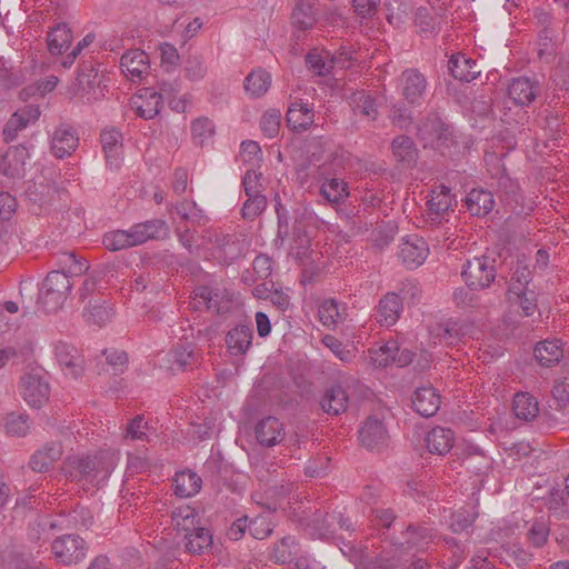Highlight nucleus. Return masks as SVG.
<instances>
[{
	"label": "nucleus",
	"mask_w": 569,
	"mask_h": 569,
	"mask_svg": "<svg viewBox=\"0 0 569 569\" xmlns=\"http://www.w3.org/2000/svg\"><path fill=\"white\" fill-rule=\"evenodd\" d=\"M169 234L168 223L162 219L136 223L127 230H114L104 234L103 246L110 251H119L140 246L149 240L163 239Z\"/></svg>",
	"instance_id": "1"
},
{
	"label": "nucleus",
	"mask_w": 569,
	"mask_h": 569,
	"mask_svg": "<svg viewBox=\"0 0 569 569\" xmlns=\"http://www.w3.org/2000/svg\"><path fill=\"white\" fill-rule=\"evenodd\" d=\"M116 465L117 461L114 455L109 451H104L93 457H68L63 462L62 470L66 476L76 480L83 478L94 479L100 473L102 475V478H107L116 468Z\"/></svg>",
	"instance_id": "2"
},
{
	"label": "nucleus",
	"mask_w": 569,
	"mask_h": 569,
	"mask_svg": "<svg viewBox=\"0 0 569 569\" xmlns=\"http://www.w3.org/2000/svg\"><path fill=\"white\" fill-rule=\"evenodd\" d=\"M72 288L69 276L62 271H51L47 276L40 291V302L48 312L60 309Z\"/></svg>",
	"instance_id": "3"
},
{
	"label": "nucleus",
	"mask_w": 569,
	"mask_h": 569,
	"mask_svg": "<svg viewBox=\"0 0 569 569\" xmlns=\"http://www.w3.org/2000/svg\"><path fill=\"white\" fill-rule=\"evenodd\" d=\"M87 543L78 535H62L51 542L53 558L64 566L81 562L87 557Z\"/></svg>",
	"instance_id": "4"
},
{
	"label": "nucleus",
	"mask_w": 569,
	"mask_h": 569,
	"mask_svg": "<svg viewBox=\"0 0 569 569\" xmlns=\"http://www.w3.org/2000/svg\"><path fill=\"white\" fill-rule=\"evenodd\" d=\"M412 356L408 349L400 350L396 340H388L385 345L368 350L369 362L375 368H385L391 363L403 367L412 361Z\"/></svg>",
	"instance_id": "5"
},
{
	"label": "nucleus",
	"mask_w": 569,
	"mask_h": 569,
	"mask_svg": "<svg viewBox=\"0 0 569 569\" xmlns=\"http://www.w3.org/2000/svg\"><path fill=\"white\" fill-rule=\"evenodd\" d=\"M470 289H483L496 278L493 263L487 257H475L469 260L461 272Z\"/></svg>",
	"instance_id": "6"
},
{
	"label": "nucleus",
	"mask_w": 569,
	"mask_h": 569,
	"mask_svg": "<svg viewBox=\"0 0 569 569\" xmlns=\"http://www.w3.org/2000/svg\"><path fill=\"white\" fill-rule=\"evenodd\" d=\"M202 239L203 243L211 244L212 254L223 263H230L240 253L239 242L231 234L208 229L204 231Z\"/></svg>",
	"instance_id": "7"
},
{
	"label": "nucleus",
	"mask_w": 569,
	"mask_h": 569,
	"mask_svg": "<svg viewBox=\"0 0 569 569\" xmlns=\"http://www.w3.org/2000/svg\"><path fill=\"white\" fill-rule=\"evenodd\" d=\"M398 256L408 269L420 267L429 256V246L419 236L412 234L402 239Z\"/></svg>",
	"instance_id": "8"
},
{
	"label": "nucleus",
	"mask_w": 569,
	"mask_h": 569,
	"mask_svg": "<svg viewBox=\"0 0 569 569\" xmlns=\"http://www.w3.org/2000/svg\"><path fill=\"white\" fill-rule=\"evenodd\" d=\"M21 393L27 403L39 408L47 402L50 393L48 381L38 373H27L20 383Z\"/></svg>",
	"instance_id": "9"
},
{
	"label": "nucleus",
	"mask_w": 569,
	"mask_h": 569,
	"mask_svg": "<svg viewBox=\"0 0 569 569\" xmlns=\"http://www.w3.org/2000/svg\"><path fill=\"white\" fill-rule=\"evenodd\" d=\"M400 89L408 103L420 104L426 94L427 80L418 70L408 69L401 74Z\"/></svg>",
	"instance_id": "10"
},
{
	"label": "nucleus",
	"mask_w": 569,
	"mask_h": 569,
	"mask_svg": "<svg viewBox=\"0 0 569 569\" xmlns=\"http://www.w3.org/2000/svg\"><path fill=\"white\" fill-rule=\"evenodd\" d=\"M56 359L64 376L78 378L83 372V360L78 350L63 341H59L53 347Z\"/></svg>",
	"instance_id": "11"
},
{
	"label": "nucleus",
	"mask_w": 569,
	"mask_h": 569,
	"mask_svg": "<svg viewBox=\"0 0 569 569\" xmlns=\"http://www.w3.org/2000/svg\"><path fill=\"white\" fill-rule=\"evenodd\" d=\"M120 66L127 78L140 81L149 73V56L140 49L129 50L122 54Z\"/></svg>",
	"instance_id": "12"
},
{
	"label": "nucleus",
	"mask_w": 569,
	"mask_h": 569,
	"mask_svg": "<svg viewBox=\"0 0 569 569\" xmlns=\"http://www.w3.org/2000/svg\"><path fill=\"white\" fill-rule=\"evenodd\" d=\"M164 101V93L150 88H144L131 100V107L136 113L143 119L156 117Z\"/></svg>",
	"instance_id": "13"
},
{
	"label": "nucleus",
	"mask_w": 569,
	"mask_h": 569,
	"mask_svg": "<svg viewBox=\"0 0 569 569\" xmlns=\"http://www.w3.org/2000/svg\"><path fill=\"white\" fill-rule=\"evenodd\" d=\"M24 192L28 200L31 202V211L34 214H41L52 206L57 191L49 183L33 181L28 183Z\"/></svg>",
	"instance_id": "14"
},
{
	"label": "nucleus",
	"mask_w": 569,
	"mask_h": 569,
	"mask_svg": "<svg viewBox=\"0 0 569 569\" xmlns=\"http://www.w3.org/2000/svg\"><path fill=\"white\" fill-rule=\"evenodd\" d=\"M27 158V148L22 146L9 148L0 160V173L12 180L21 178Z\"/></svg>",
	"instance_id": "15"
},
{
	"label": "nucleus",
	"mask_w": 569,
	"mask_h": 569,
	"mask_svg": "<svg viewBox=\"0 0 569 569\" xmlns=\"http://www.w3.org/2000/svg\"><path fill=\"white\" fill-rule=\"evenodd\" d=\"M359 439L368 449H380L388 439V432L382 421L377 418H368L359 430Z\"/></svg>",
	"instance_id": "16"
},
{
	"label": "nucleus",
	"mask_w": 569,
	"mask_h": 569,
	"mask_svg": "<svg viewBox=\"0 0 569 569\" xmlns=\"http://www.w3.org/2000/svg\"><path fill=\"white\" fill-rule=\"evenodd\" d=\"M254 433L261 446L273 447L283 439L284 428L279 419L266 417L256 425Z\"/></svg>",
	"instance_id": "17"
},
{
	"label": "nucleus",
	"mask_w": 569,
	"mask_h": 569,
	"mask_svg": "<svg viewBox=\"0 0 569 569\" xmlns=\"http://www.w3.org/2000/svg\"><path fill=\"white\" fill-rule=\"evenodd\" d=\"M107 164L110 168H118L122 159V134L114 128L104 129L100 136Z\"/></svg>",
	"instance_id": "18"
},
{
	"label": "nucleus",
	"mask_w": 569,
	"mask_h": 569,
	"mask_svg": "<svg viewBox=\"0 0 569 569\" xmlns=\"http://www.w3.org/2000/svg\"><path fill=\"white\" fill-rule=\"evenodd\" d=\"M440 402V395L432 387H420L412 396L413 409L422 417L436 415Z\"/></svg>",
	"instance_id": "19"
},
{
	"label": "nucleus",
	"mask_w": 569,
	"mask_h": 569,
	"mask_svg": "<svg viewBox=\"0 0 569 569\" xmlns=\"http://www.w3.org/2000/svg\"><path fill=\"white\" fill-rule=\"evenodd\" d=\"M402 300L396 292L387 293L379 302L377 321L385 327L393 326L402 312Z\"/></svg>",
	"instance_id": "20"
},
{
	"label": "nucleus",
	"mask_w": 569,
	"mask_h": 569,
	"mask_svg": "<svg viewBox=\"0 0 569 569\" xmlns=\"http://www.w3.org/2000/svg\"><path fill=\"white\" fill-rule=\"evenodd\" d=\"M62 452L59 442L47 443L31 456L29 466L36 472H47L61 458Z\"/></svg>",
	"instance_id": "21"
},
{
	"label": "nucleus",
	"mask_w": 569,
	"mask_h": 569,
	"mask_svg": "<svg viewBox=\"0 0 569 569\" xmlns=\"http://www.w3.org/2000/svg\"><path fill=\"white\" fill-rule=\"evenodd\" d=\"M79 144V138L74 130L69 127H59L51 138V148L56 157L63 158L71 154Z\"/></svg>",
	"instance_id": "22"
},
{
	"label": "nucleus",
	"mask_w": 569,
	"mask_h": 569,
	"mask_svg": "<svg viewBox=\"0 0 569 569\" xmlns=\"http://www.w3.org/2000/svg\"><path fill=\"white\" fill-rule=\"evenodd\" d=\"M538 84L527 77L516 78L508 86L509 98L518 106H528L537 97Z\"/></svg>",
	"instance_id": "23"
},
{
	"label": "nucleus",
	"mask_w": 569,
	"mask_h": 569,
	"mask_svg": "<svg viewBox=\"0 0 569 569\" xmlns=\"http://www.w3.org/2000/svg\"><path fill=\"white\" fill-rule=\"evenodd\" d=\"M39 116V109L33 106H28L19 110L18 112L13 113L3 129L6 140L12 141L13 139H16L18 132L24 129L28 124L38 120Z\"/></svg>",
	"instance_id": "24"
},
{
	"label": "nucleus",
	"mask_w": 569,
	"mask_h": 569,
	"mask_svg": "<svg viewBox=\"0 0 569 569\" xmlns=\"http://www.w3.org/2000/svg\"><path fill=\"white\" fill-rule=\"evenodd\" d=\"M171 522L173 528L177 531L183 532L186 538L187 533H191L200 526V517L194 508L181 505L172 510Z\"/></svg>",
	"instance_id": "25"
},
{
	"label": "nucleus",
	"mask_w": 569,
	"mask_h": 569,
	"mask_svg": "<svg viewBox=\"0 0 569 569\" xmlns=\"http://www.w3.org/2000/svg\"><path fill=\"white\" fill-rule=\"evenodd\" d=\"M100 82L99 73L93 67H83L77 77V93L82 97L87 96L88 100L98 99L102 93Z\"/></svg>",
	"instance_id": "26"
},
{
	"label": "nucleus",
	"mask_w": 569,
	"mask_h": 569,
	"mask_svg": "<svg viewBox=\"0 0 569 569\" xmlns=\"http://www.w3.org/2000/svg\"><path fill=\"white\" fill-rule=\"evenodd\" d=\"M173 492L181 498H189L197 495L202 487V479L197 472L182 470L176 472L172 481Z\"/></svg>",
	"instance_id": "27"
},
{
	"label": "nucleus",
	"mask_w": 569,
	"mask_h": 569,
	"mask_svg": "<svg viewBox=\"0 0 569 569\" xmlns=\"http://www.w3.org/2000/svg\"><path fill=\"white\" fill-rule=\"evenodd\" d=\"M535 357L543 367L558 363L563 357L562 342L559 339H546L535 347Z\"/></svg>",
	"instance_id": "28"
},
{
	"label": "nucleus",
	"mask_w": 569,
	"mask_h": 569,
	"mask_svg": "<svg viewBox=\"0 0 569 569\" xmlns=\"http://www.w3.org/2000/svg\"><path fill=\"white\" fill-rule=\"evenodd\" d=\"M455 442L453 431L442 427L431 429L426 438L427 448L431 453L440 456L451 450Z\"/></svg>",
	"instance_id": "29"
},
{
	"label": "nucleus",
	"mask_w": 569,
	"mask_h": 569,
	"mask_svg": "<svg viewBox=\"0 0 569 569\" xmlns=\"http://www.w3.org/2000/svg\"><path fill=\"white\" fill-rule=\"evenodd\" d=\"M449 69L456 79L466 82L475 80L480 74L476 61L460 53L451 56Z\"/></svg>",
	"instance_id": "30"
},
{
	"label": "nucleus",
	"mask_w": 569,
	"mask_h": 569,
	"mask_svg": "<svg viewBox=\"0 0 569 569\" xmlns=\"http://www.w3.org/2000/svg\"><path fill=\"white\" fill-rule=\"evenodd\" d=\"M435 540L432 530L427 526H409L405 532L406 548L409 550H427Z\"/></svg>",
	"instance_id": "31"
},
{
	"label": "nucleus",
	"mask_w": 569,
	"mask_h": 569,
	"mask_svg": "<svg viewBox=\"0 0 569 569\" xmlns=\"http://www.w3.org/2000/svg\"><path fill=\"white\" fill-rule=\"evenodd\" d=\"M252 330L248 326L232 328L226 337L228 350L233 356L243 355L251 346Z\"/></svg>",
	"instance_id": "32"
},
{
	"label": "nucleus",
	"mask_w": 569,
	"mask_h": 569,
	"mask_svg": "<svg viewBox=\"0 0 569 569\" xmlns=\"http://www.w3.org/2000/svg\"><path fill=\"white\" fill-rule=\"evenodd\" d=\"M320 406L322 410L329 415H340L345 412L348 407L346 390L340 386L331 387L323 393Z\"/></svg>",
	"instance_id": "33"
},
{
	"label": "nucleus",
	"mask_w": 569,
	"mask_h": 569,
	"mask_svg": "<svg viewBox=\"0 0 569 569\" xmlns=\"http://www.w3.org/2000/svg\"><path fill=\"white\" fill-rule=\"evenodd\" d=\"M466 204L472 216H486L493 208V194L487 190L473 189L468 193Z\"/></svg>",
	"instance_id": "34"
},
{
	"label": "nucleus",
	"mask_w": 569,
	"mask_h": 569,
	"mask_svg": "<svg viewBox=\"0 0 569 569\" xmlns=\"http://www.w3.org/2000/svg\"><path fill=\"white\" fill-rule=\"evenodd\" d=\"M213 545V537L209 529L199 526L184 538L186 550L193 555H202L209 551Z\"/></svg>",
	"instance_id": "35"
},
{
	"label": "nucleus",
	"mask_w": 569,
	"mask_h": 569,
	"mask_svg": "<svg viewBox=\"0 0 569 569\" xmlns=\"http://www.w3.org/2000/svg\"><path fill=\"white\" fill-rule=\"evenodd\" d=\"M72 33L66 23L53 27L47 36L48 50L51 54H61L71 44Z\"/></svg>",
	"instance_id": "36"
},
{
	"label": "nucleus",
	"mask_w": 569,
	"mask_h": 569,
	"mask_svg": "<svg viewBox=\"0 0 569 569\" xmlns=\"http://www.w3.org/2000/svg\"><path fill=\"white\" fill-rule=\"evenodd\" d=\"M312 121L313 111L307 104L293 102L288 108L287 122L292 130H306Z\"/></svg>",
	"instance_id": "37"
},
{
	"label": "nucleus",
	"mask_w": 569,
	"mask_h": 569,
	"mask_svg": "<svg viewBox=\"0 0 569 569\" xmlns=\"http://www.w3.org/2000/svg\"><path fill=\"white\" fill-rule=\"evenodd\" d=\"M461 455V465L472 472L478 473L490 467V459L476 445H466Z\"/></svg>",
	"instance_id": "38"
},
{
	"label": "nucleus",
	"mask_w": 569,
	"mask_h": 569,
	"mask_svg": "<svg viewBox=\"0 0 569 569\" xmlns=\"http://www.w3.org/2000/svg\"><path fill=\"white\" fill-rule=\"evenodd\" d=\"M271 76L262 69L253 70L244 79L246 92L253 98L263 96L270 88Z\"/></svg>",
	"instance_id": "39"
},
{
	"label": "nucleus",
	"mask_w": 569,
	"mask_h": 569,
	"mask_svg": "<svg viewBox=\"0 0 569 569\" xmlns=\"http://www.w3.org/2000/svg\"><path fill=\"white\" fill-rule=\"evenodd\" d=\"M513 412L518 419L530 421L539 413L537 399L525 392L517 393L513 398Z\"/></svg>",
	"instance_id": "40"
},
{
	"label": "nucleus",
	"mask_w": 569,
	"mask_h": 569,
	"mask_svg": "<svg viewBox=\"0 0 569 569\" xmlns=\"http://www.w3.org/2000/svg\"><path fill=\"white\" fill-rule=\"evenodd\" d=\"M318 319L328 329H335L343 319L340 303L336 299H326L318 307Z\"/></svg>",
	"instance_id": "41"
},
{
	"label": "nucleus",
	"mask_w": 569,
	"mask_h": 569,
	"mask_svg": "<svg viewBox=\"0 0 569 569\" xmlns=\"http://www.w3.org/2000/svg\"><path fill=\"white\" fill-rule=\"evenodd\" d=\"M419 134L426 144L440 148L441 141L448 139V129L438 119H432L419 128Z\"/></svg>",
	"instance_id": "42"
},
{
	"label": "nucleus",
	"mask_w": 569,
	"mask_h": 569,
	"mask_svg": "<svg viewBox=\"0 0 569 569\" xmlns=\"http://www.w3.org/2000/svg\"><path fill=\"white\" fill-rule=\"evenodd\" d=\"M202 26L203 22L200 18H194L190 21H187V19L183 18H179L172 24V38L179 41L181 44H184L200 31Z\"/></svg>",
	"instance_id": "43"
},
{
	"label": "nucleus",
	"mask_w": 569,
	"mask_h": 569,
	"mask_svg": "<svg viewBox=\"0 0 569 569\" xmlns=\"http://www.w3.org/2000/svg\"><path fill=\"white\" fill-rule=\"evenodd\" d=\"M58 266L59 269L57 271L67 273L70 279L83 274L89 269L88 261L77 257L73 252H62L58 257Z\"/></svg>",
	"instance_id": "44"
},
{
	"label": "nucleus",
	"mask_w": 569,
	"mask_h": 569,
	"mask_svg": "<svg viewBox=\"0 0 569 569\" xmlns=\"http://www.w3.org/2000/svg\"><path fill=\"white\" fill-rule=\"evenodd\" d=\"M320 192L322 197L331 203H341L348 196V186L338 178L327 179L322 182Z\"/></svg>",
	"instance_id": "45"
},
{
	"label": "nucleus",
	"mask_w": 569,
	"mask_h": 569,
	"mask_svg": "<svg viewBox=\"0 0 569 569\" xmlns=\"http://www.w3.org/2000/svg\"><path fill=\"white\" fill-rule=\"evenodd\" d=\"M387 20L395 27L407 21L411 11L410 0H386Z\"/></svg>",
	"instance_id": "46"
},
{
	"label": "nucleus",
	"mask_w": 569,
	"mask_h": 569,
	"mask_svg": "<svg viewBox=\"0 0 569 569\" xmlns=\"http://www.w3.org/2000/svg\"><path fill=\"white\" fill-rule=\"evenodd\" d=\"M322 343L342 362H352L357 357V348L353 345H345L332 335H325Z\"/></svg>",
	"instance_id": "47"
},
{
	"label": "nucleus",
	"mask_w": 569,
	"mask_h": 569,
	"mask_svg": "<svg viewBox=\"0 0 569 569\" xmlns=\"http://www.w3.org/2000/svg\"><path fill=\"white\" fill-rule=\"evenodd\" d=\"M452 206V196L450 189L440 186L431 191L428 200L429 210L436 216L447 212Z\"/></svg>",
	"instance_id": "48"
},
{
	"label": "nucleus",
	"mask_w": 569,
	"mask_h": 569,
	"mask_svg": "<svg viewBox=\"0 0 569 569\" xmlns=\"http://www.w3.org/2000/svg\"><path fill=\"white\" fill-rule=\"evenodd\" d=\"M306 63L318 76H327L335 68L328 51L311 50L306 57Z\"/></svg>",
	"instance_id": "49"
},
{
	"label": "nucleus",
	"mask_w": 569,
	"mask_h": 569,
	"mask_svg": "<svg viewBox=\"0 0 569 569\" xmlns=\"http://www.w3.org/2000/svg\"><path fill=\"white\" fill-rule=\"evenodd\" d=\"M393 156L401 162L411 163L416 160L418 151L411 138L400 136L392 141Z\"/></svg>",
	"instance_id": "50"
},
{
	"label": "nucleus",
	"mask_w": 569,
	"mask_h": 569,
	"mask_svg": "<svg viewBox=\"0 0 569 569\" xmlns=\"http://www.w3.org/2000/svg\"><path fill=\"white\" fill-rule=\"evenodd\" d=\"M298 553V546L295 537L288 536L276 543L272 550V559L279 563L291 562Z\"/></svg>",
	"instance_id": "51"
},
{
	"label": "nucleus",
	"mask_w": 569,
	"mask_h": 569,
	"mask_svg": "<svg viewBox=\"0 0 569 569\" xmlns=\"http://www.w3.org/2000/svg\"><path fill=\"white\" fill-rule=\"evenodd\" d=\"M152 428L144 420L143 416L131 419L126 427V438L134 441H150Z\"/></svg>",
	"instance_id": "52"
},
{
	"label": "nucleus",
	"mask_w": 569,
	"mask_h": 569,
	"mask_svg": "<svg viewBox=\"0 0 569 569\" xmlns=\"http://www.w3.org/2000/svg\"><path fill=\"white\" fill-rule=\"evenodd\" d=\"M3 426L7 433L23 437L30 429L29 417L20 412H10L4 417Z\"/></svg>",
	"instance_id": "53"
},
{
	"label": "nucleus",
	"mask_w": 569,
	"mask_h": 569,
	"mask_svg": "<svg viewBox=\"0 0 569 569\" xmlns=\"http://www.w3.org/2000/svg\"><path fill=\"white\" fill-rule=\"evenodd\" d=\"M178 216L192 223H204L207 217L201 208L193 200H182L176 204Z\"/></svg>",
	"instance_id": "54"
},
{
	"label": "nucleus",
	"mask_w": 569,
	"mask_h": 569,
	"mask_svg": "<svg viewBox=\"0 0 569 569\" xmlns=\"http://www.w3.org/2000/svg\"><path fill=\"white\" fill-rule=\"evenodd\" d=\"M184 76L191 81H200L207 74V66L201 54H190L183 66Z\"/></svg>",
	"instance_id": "55"
},
{
	"label": "nucleus",
	"mask_w": 569,
	"mask_h": 569,
	"mask_svg": "<svg viewBox=\"0 0 569 569\" xmlns=\"http://www.w3.org/2000/svg\"><path fill=\"white\" fill-rule=\"evenodd\" d=\"M112 317V310L103 305L89 303L84 311V319L89 325H96L98 327L104 326L110 321Z\"/></svg>",
	"instance_id": "56"
},
{
	"label": "nucleus",
	"mask_w": 569,
	"mask_h": 569,
	"mask_svg": "<svg viewBox=\"0 0 569 569\" xmlns=\"http://www.w3.org/2000/svg\"><path fill=\"white\" fill-rule=\"evenodd\" d=\"M550 533V528L548 521L543 518L536 519L529 530H528V540L533 547H542L548 540Z\"/></svg>",
	"instance_id": "57"
},
{
	"label": "nucleus",
	"mask_w": 569,
	"mask_h": 569,
	"mask_svg": "<svg viewBox=\"0 0 569 569\" xmlns=\"http://www.w3.org/2000/svg\"><path fill=\"white\" fill-rule=\"evenodd\" d=\"M350 103L356 112H360L369 118H376L377 110L375 100L363 91L355 92L350 98Z\"/></svg>",
	"instance_id": "58"
},
{
	"label": "nucleus",
	"mask_w": 569,
	"mask_h": 569,
	"mask_svg": "<svg viewBox=\"0 0 569 569\" xmlns=\"http://www.w3.org/2000/svg\"><path fill=\"white\" fill-rule=\"evenodd\" d=\"M531 280V271L527 266L518 264L515 270L510 286L507 292V297H513V295H519L520 290H527V286Z\"/></svg>",
	"instance_id": "59"
},
{
	"label": "nucleus",
	"mask_w": 569,
	"mask_h": 569,
	"mask_svg": "<svg viewBox=\"0 0 569 569\" xmlns=\"http://www.w3.org/2000/svg\"><path fill=\"white\" fill-rule=\"evenodd\" d=\"M292 23L299 30H308L316 23L312 8L307 4H298L292 12Z\"/></svg>",
	"instance_id": "60"
},
{
	"label": "nucleus",
	"mask_w": 569,
	"mask_h": 569,
	"mask_svg": "<svg viewBox=\"0 0 569 569\" xmlns=\"http://www.w3.org/2000/svg\"><path fill=\"white\" fill-rule=\"evenodd\" d=\"M171 369L183 370L193 357V350L189 343L180 345L169 352Z\"/></svg>",
	"instance_id": "61"
},
{
	"label": "nucleus",
	"mask_w": 569,
	"mask_h": 569,
	"mask_svg": "<svg viewBox=\"0 0 569 569\" xmlns=\"http://www.w3.org/2000/svg\"><path fill=\"white\" fill-rule=\"evenodd\" d=\"M507 298L511 305H519L522 310V315L526 317L532 316L537 309V301L533 291L520 290L519 295H513V297Z\"/></svg>",
	"instance_id": "62"
},
{
	"label": "nucleus",
	"mask_w": 569,
	"mask_h": 569,
	"mask_svg": "<svg viewBox=\"0 0 569 569\" xmlns=\"http://www.w3.org/2000/svg\"><path fill=\"white\" fill-rule=\"evenodd\" d=\"M266 206L267 199L261 192L248 196L242 207V216L246 219H254L266 209Z\"/></svg>",
	"instance_id": "63"
},
{
	"label": "nucleus",
	"mask_w": 569,
	"mask_h": 569,
	"mask_svg": "<svg viewBox=\"0 0 569 569\" xmlns=\"http://www.w3.org/2000/svg\"><path fill=\"white\" fill-rule=\"evenodd\" d=\"M281 121V113L277 109L267 111L260 121L261 130L268 138H273L278 134Z\"/></svg>",
	"instance_id": "64"
}]
</instances>
